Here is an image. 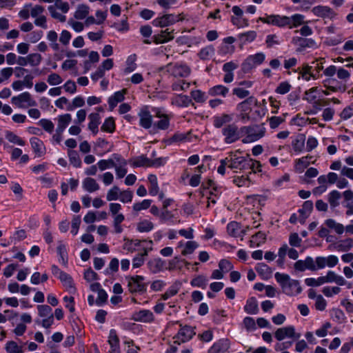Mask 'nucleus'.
<instances>
[{
	"label": "nucleus",
	"mask_w": 353,
	"mask_h": 353,
	"mask_svg": "<svg viewBox=\"0 0 353 353\" xmlns=\"http://www.w3.org/2000/svg\"><path fill=\"white\" fill-rule=\"evenodd\" d=\"M227 232L230 236L238 237L241 236L242 230L239 223L232 221L228 224Z\"/></svg>",
	"instance_id": "obj_42"
},
{
	"label": "nucleus",
	"mask_w": 353,
	"mask_h": 353,
	"mask_svg": "<svg viewBox=\"0 0 353 353\" xmlns=\"http://www.w3.org/2000/svg\"><path fill=\"white\" fill-rule=\"evenodd\" d=\"M41 56L38 53H32L28 55V64L31 66H37L41 62Z\"/></svg>",
	"instance_id": "obj_63"
},
{
	"label": "nucleus",
	"mask_w": 353,
	"mask_h": 353,
	"mask_svg": "<svg viewBox=\"0 0 353 353\" xmlns=\"http://www.w3.org/2000/svg\"><path fill=\"white\" fill-rule=\"evenodd\" d=\"M6 139L10 143L19 145H24L25 141L19 136L14 134L12 132H8L6 134Z\"/></svg>",
	"instance_id": "obj_58"
},
{
	"label": "nucleus",
	"mask_w": 353,
	"mask_h": 353,
	"mask_svg": "<svg viewBox=\"0 0 353 353\" xmlns=\"http://www.w3.org/2000/svg\"><path fill=\"white\" fill-rule=\"evenodd\" d=\"M229 92V89L224 85H217L208 90L209 95L212 97L222 96L225 97Z\"/></svg>",
	"instance_id": "obj_38"
},
{
	"label": "nucleus",
	"mask_w": 353,
	"mask_h": 353,
	"mask_svg": "<svg viewBox=\"0 0 353 353\" xmlns=\"http://www.w3.org/2000/svg\"><path fill=\"white\" fill-rule=\"evenodd\" d=\"M38 315L42 319L41 325L44 328H49L54 323V315L52 308L48 305H38L37 306Z\"/></svg>",
	"instance_id": "obj_4"
},
{
	"label": "nucleus",
	"mask_w": 353,
	"mask_h": 353,
	"mask_svg": "<svg viewBox=\"0 0 353 353\" xmlns=\"http://www.w3.org/2000/svg\"><path fill=\"white\" fill-rule=\"evenodd\" d=\"M190 83L185 80H176L171 85L173 91H185L190 88Z\"/></svg>",
	"instance_id": "obj_45"
},
{
	"label": "nucleus",
	"mask_w": 353,
	"mask_h": 353,
	"mask_svg": "<svg viewBox=\"0 0 353 353\" xmlns=\"http://www.w3.org/2000/svg\"><path fill=\"white\" fill-rule=\"evenodd\" d=\"M250 165L248 159L236 154L228 158V168L236 170H244Z\"/></svg>",
	"instance_id": "obj_10"
},
{
	"label": "nucleus",
	"mask_w": 353,
	"mask_h": 353,
	"mask_svg": "<svg viewBox=\"0 0 353 353\" xmlns=\"http://www.w3.org/2000/svg\"><path fill=\"white\" fill-rule=\"evenodd\" d=\"M229 348V340L228 339H221L213 344L208 350V353H226Z\"/></svg>",
	"instance_id": "obj_16"
},
{
	"label": "nucleus",
	"mask_w": 353,
	"mask_h": 353,
	"mask_svg": "<svg viewBox=\"0 0 353 353\" xmlns=\"http://www.w3.org/2000/svg\"><path fill=\"white\" fill-rule=\"evenodd\" d=\"M265 59V56L263 53H256L254 55H250L242 63V70L244 72H248L261 64Z\"/></svg>",
	"instance_id": "obj_8"
},
{
	"label": "nucleus",
	"mask_w": 353,
	"mask_h": 353,
	"mask_svg": "<svg viewBox=\"0 0 353 353\" xmlns=\"http://www.w3.org/2000/svg\"><path fill=\"white\" fill-rule=\"evenodd\" d=\"M237 110L239 111V119L243 123H247L250 120L252 119V117L250 115L251 113V101L245 100L240 103L237 105Z\"/></svg>",
	"instance_id": "obj_9"
},
{
	"label": "nucleus",
	"mask_w": 353,
	"mask_h": 353,
	"mask_svg": "<svg viewBox=\"0 0 353 353\" xmlns=\"http://www.w3.org/2000/svg\"><path fill=\"white\" fill-rule=\"evenodd\" d=\"M119 201L123 203H130L133 199V192L130 189L121 190Z\"/></svg>",
	"instance_id": "obj_56"
},
{
	"label": "nucleus",
	"mask_w": 353,
	"mask_h": 353,
	"mask_svg": "<svg viewBox=\"0 0 353 353\" xmlns=\"http://www.w3.org/2000/svg\"><path fill=\"white\" fill-rule=\"evenodd\" d=\"M164 261L160 259H154L148 261V266L152 273H157L161 271L164 266Z\"/></svg>",
	"instance_id": "obj_35"
},
{
	"label": "nucleus",
	"mask_w": 353,
	"mask_h": 353,
	"mask_svg": "<svg viewBox=\"0 0 353 353\" xmlns=\"http://www.w3.org/2000/svg\"><path fill=\"white\" fill-rule=\"evenodd\" d=\"M128 288L130 292H143L146 290L145 278L143 276H134L128 279Z\"/></svg>",
	"instance_id": "obj_7"
},
{
	"label": "nucleus",
	"mask_w": 353,
	"mask_h": 353,
	"mask_svg": "<svg viewBox=\"0 0 353 353\" xmlns=\"http://www.w3.org/2000/svg\"><path fill=\"white\" fill-rule=\"evenodd\" d=\"M126 89H123L114 93L108 98V105L110 110H112L119 102L124 100V96L126 94Z\"/></svg>",
	"instance_id": "obj_22"
},
{
	"label": "nucleus",
	"mask_w": 353,
	"mask_h": 353,
	"mask_svg": "<svg viewBox=\"0 0 353 353\" xmlns=\"http://www.w3.org/2000/svg\"><path fill=\"white\" fill-rule=\"evenodd\" d=\"M184 19L185 16L183 13L179 14H166L154 19L152 21V24L156 27L164 28L182 21Z\"/></svg>",
	"instance_id": "obj_2"
},
{
	"label": "nucleus",
	"mask_w": 353,
	"mask_h": 353,
	"mask_svg": "<svg viewBox=\"0 0 353 353\" xmlns=\"http://www.w3.org/2000/svg\"><path fill=\"white\" fill-rule=\"evenodd\" d=\"M305 283L307 286L318 287L325 283L324 276H320L317 279L307 278L305 279Z\"/></svg>",
	"instance_id": "obj_59"
},
{
	"label": "nucleus",
	"mask_w": 353,
	"mask_h": 353,
	"mask_svg": "<svg viewBox=\"0 0 353 353\" xmlns=\"http://www.w3.org/2000/svg\"><path fill=\"white\" fill-rule=\"evenodd\" d=\"M5 349L8 353H23L22 346L18 345L17 343L13 341L7 342Z\"/></svg>",
	"instance_id": "obj_50"
},
{
	"label": "nucleus",
	"mask_w": 353,
	"mask_h": 353,
	"mask_svg": "<svg viewBox=\"0 0 353 353\" xmlns=\"http://www.w3.org/2000/svg\"><path fill=\"white\" fill-rule=\"evenodd\" d=\"M181 284L177 281L173 283L167 291L161 295V298L163 300H168L170 297L176 295L181 288Z\"/></svg>",
	"instance_id": "obj_40"
},
{
	"label": "nucleus",
	"mask_w": 353,
	"mask_h": 353,
	"mask_svg": "<svg viewBox=\"0 0 353 353\" xmlns=\"http://www.w3.org/2000/svg\"><path fill=\"white\" fill-rule=\"evenodd\" d=\"M222 132L225 137V141L227 143H232L239 138L238 128L234 125H228L225 126L223 129Z\"/></svg>",
	"instance_id": "obj_15"
},
{
	"label": "nucleus",
	"mask_w": 353,
	"mask_h": 353,
	"mask_svg": "<svg viewBox=\"0 0 353 353\" xmlns=\"http://www.w3.org/2000/svg\"><path fill=\"white\" fill-rule=\"evenodd\" d=\"M232 119V117L228 114H223L219 117H216L214 119V125L216 128H219L222 127L225 123L230 122Z\"/></svg>",
	"instance_id": "obj_53"
},
{
	"label": "nucleus",
	"mask_w": 353,
	"mask_h": 353,
	"mask_svg": "<svg viewBox=\"0 0 353 353\" xmlns=\"http://www.w3.org/2000/svg\"><path fill=\"white\" fill-rule=\"evenodd\" d=\"M148 179L150 183L149 192L152 196H156L159 191L157 177L154 174H149Z\"/></svg>",
	"instance_id": "obj_41"
},
{
	"label": "nucleus",
	"mask_w": 353,
	"mask_h": 353,
	"mask_svg": "<svg viewBox=\"0 0 353 353\" xmlns=\"http://www.w3.org/2000/svg\"><path fill=\"white\" fill-rule=\"evenodd\" d=\"M174 30L167 28L161 30L159 34H154L152 37L153 42L156 44L165 43L172 41L174 38Z\"/></svg>",
	"instance_id": "obj_14"
},
{
	"label": "nucleus",
	"mask_w": 353,
	"mask_h": 353,
	"mask_svg": "<svg viewBox=\"0 0 353 353\" xmlns=\"http://www.w3.org/2000/svg\"><path fill=\"white\" fill-rule=\"evenodd\" d=\"M12 103L19 108L32 107L37 105L31 94L28 92H24L17 96H14L11 99Z\"/></svg>",
	"instance_id": "obj_6"
},
{
	"label": "nucleus",
	"mask_w": 353,
	"mask_h": 353,
	"mask_svg": "<svg viewBox=\"0 0 353 353\" xmlns=\"http://www.w3.org/2000/svg\"><path fill=\"white\" fill-rule=\"evenodd\" d=\"M199 246V243L194 241H188L186 242L181 241L178 243L177 248H181V254L183 256H187L192 254Z\"/></svg>",
	"instance_id": "obj_17"
},
{
	"label": "nucleus",
	"mask_w": 353,
	"mask_h": 353,
	"mask_svg": "<svg viewBox=\"0 0 353 353\" xmlns=\"http://www.w3.org/2000/svg\"><path fill=\"white\" fill-rule=\"evenodd\" d=\"M256 37V32L253 30L241 33L237 36L239 41V48H243V46L248 43L252 42Z\"/></svg>",
	"instance_id": "obj_21"
},
{
	"label": "nucleus",
	"mask_w": 353,
	"mask_h": 353,
	"mask_svg": "<svg viewBox=\"0 0 353 353\" xmlns=\"http://www.w3.org/2000/svg\"><path fill=\"white\" fill-rule=\"evenodd\" d=\"M300 336L301 334L295 332V330L293 326L279 328L275 332V337L279 341H281L285 337L298 339Z\"/></svg>",
	"instance_id": "obj_11"
},
{
	"label": "nucleus",
	"mask_w": 353,
	"mask_h": 353,
	"mask_svg": "<svg viewBox=\"0 0 353 353\" xmlns=\"http://www.w3.org/2000/svg\"><path fill=\"white\" fill-rule=\"evenodd\" d=\"M156 117L159 118L160 120L154 124L158 129L160 130H165L168 128L170 125V120L167 115L161 114L158 112L156 114Z\"/></svg>",
	"instance_id": "obj_44"
},
{
	"label": "nucleus",
	"mask_w": 353,
	"mask_h": 353,
	"mask_svg": "<svg viewBox=\"0 0 353 353\" xmlns=\"http://www.w3.org/2000/svg\"><path fill=\"white\" fill-rule=\"evenodd\" d=\"M82 188L88 192H94L99 190V185L97 181L90 177H87L82 182Z\"/></svg>",
	"instance_id": "obj_30"
},
{
	"label": "nucleus",
	"mask_w": 353,
	"mask_h": 353,
	"mask_svg": "<svg viewBox=\"0 0 353 353\" xmlns=\"http://www.w3.org/2000/svg\"><path fill=\"white\" fill-rule=\"evenodd\" d=\"M72 121V116L70 114H64L58 116L57 129L59 131H63Z\"/></svg>",
	"instance_id": "obj_33"
},
{
	"label": "nucleus",
	"mask_w": 353,
	"mask_h": 353,
	"mask_svg": "<svg viewBox=\"0 0 353 353\" xmlns=\"http://www.w3.org/2000/svg\"><path fill=\"white\" fill-rule=\"evenodd\" d=\"M341 194L337 190H332L328 195V201L332 208H336L339 205Z\"/></svg>",
	"instance_id": "obj_54"
},
{
	"label": "nucleus",
	"mask_w": 353,
	"mask_h": 353,
	"mask_svg": "<svg viewBox=\"0 0 353 353\" xmlns=\"http://www.w3.org/2000/svg\"><path fill=\"white\" fill-rule=\"evenodd\" d=\"M294 269L298 271H305L306 269L314 271L316 267L312 257L307 256L305 260H299L294 265Z\"/></svg>",
	"instance_id": "obj_18"
},
{
	"label": "nucleus",
	"mask_w": 353,
	"mask_h": 353,
	"mask_svg": "<svg viewBox=\"0 0 353 353\" xmlns=\"http://www.w3.org/2000/svg\"><path fill=\"white\" fill-rule=\"evenodd\" d=\"M47 40L50 42V46L54 51H59V44L57 42L58 34L54 30H50L46 35Z\"/></svg>",
	"instance_id": "obj_39"
},
{
	"label": "nucleus",
	"mask_w": 353,
	"mask_h": 353,
	"mask_svg": "<svg viewBox=\"0 0 353 353\" xmlns=\"http://www.w3.org/2000/svg\"><path fill=\"white\" fill-rule=\"evenodd\" d=\"M117 163H114V167L116 171L117 176L119 179L123 178L128 172L126 165L127 161L119 157L116 158Z\"/></svg>",
	"instance_id": "obj_27"
},
{
	"label": "nucleus",
	"mask_w": 353,
	"mask_h": 353,
	"mask_svg": "<svg viewBox=\"0 0 353 353\" xmlns=\"http://www.w3.org/2000/svg\"><path fill=\"white\" fill-rule=\"evenodd\" d=\"M191 97L196 103H203L207 99L205 93L200 90H192Z\"/></svg>",
	"instance_id": "obj_61"
},
{
	"label": "nucleus",
	"mask_w": 353,
	"mask_h": 353,
	"mask_svg": "<svg viewBox=\"0 0 353 353\" xmlns=\"http://www.w3.org/2000/svg\"><path fill=\"white\" fill-rule=\"evenodd\" d=\"M101 130L107 132L112 133L115 129L114 120L112 117L107 118L101 128Z\"/></svg>",
	"instance_id": "obj_55"
},
{
	"label": "nucleus",
	"mask_w": 353,
	"mask_h": 353,
	"mask_svg": "<svg viewBox=\"0 0 353 353\" xmlns=\"http://www.w3.org/2000/svg\"><path fill=\"white\" fill-rule=\"evenodd\" d=\"M47 82L50 85H58L63 82L61 77L57 73H51L48 76Z\"/></svg>",
	"instance_id": "obj_64"
},
{
	"label": "nucleus",
	"mask_w": 353,
	"mask_h": 353,
	"mask_svg": "<svg viewBox=\"0 0 353 353\" xmlns=\"http://www.w3.org/2000/svg\"><path fill=\"white\" fill-rule=\"evenodd\" d=\"M132 319L145 323H150L154 321V315L149 310H141L132 314Z\"/></svg>",
	"instance_id": "obj_12"
},
{
	"label": "nucleus",
	"mask_w": 353,
	"mask_h": 353,
	"mask_svg": "<svg viewBox=\"0 0 353 353\" xmlns=\"http://www.w3.org/2000/svg\"><path fill=\"white\" fill-rule=\"evenodd\" d=\"M68 155L69 157L70 163L75 168L81 167V160L77 152L75 150H70L68 152Z\"/></svg>",
	"instance_id": "obj_48"
},
{
	"label": "nucleus",
	"mask_w": 353,
	"mask_h": 353,
	"mask_svg": "<svg viewBox=\"0 0 353 353\" xmlns=\"http://www.w3.org/2000/svg\"><path fill=\"white\" fill-rule=\"evenodd\" d=\"M88 119L90 120L88 129L94 135H96L99 131L98 128L101 122V117L98 113H91L89 114Z\"/></svg>",
	"instance_id": "obj_28"
},
{
	"label": "nucleus",
	"mask_w": 353,
	"mask_h": 353,
	"mask_svg": "<svg viewBox=\"0 0 353 353\" xmlns=\"http://www.w3.org/2000/svg\"><path fill=\"white\" fill-rule=\"evenodd\" d=\"M276 281L281 285L283 292L287 295L294 296L302 291V288L300 285L298 280L292 279L287 274H281L276 272L274 274Z\"/></svg>",
	"instance_id": "obj_1"
},
{
	"label": "nucleus",
	"mask_w": 353,
	"mask_h": 353,
	"mask_svg": "<svg viewBox=\"0 0 353 353\" xmlns=\"http://www.w3.org/2000/svg\"><path fill=\"white\" fill-rule=\"evenodd\" d=\"M141 241L140 240H128L123 245V249L128 252H133L136 250V248L141 246Z\"/></svg>",
	"instance_id": "obj_60"
},
{
	"label": "nucleus",
	"mask_w": 353,
	"mask_h": 353,
	"mask_svg": "<svg viewBox=\"0 0 353 353\" xmlns=\"http://www.w3.org/2000/svg\"><path fill=\"white\" fill-rule=\"evenodd\" d=\"M312 12L316 16L323 18H332L334 13L332 10L327 6H318L312 8Z\"/></svg>",
	"instance_id": "obj_25"
},
{
	"label": "nucleus",
	"mask_w": 353,
	"mask_h": 353,
	"mask_svg": "<svg viewBox=\"0 0 353 353\" xmlns=\"http://www.w3.org/2000/svg\"><path fill=\"white\" fill-rule=\"evenodd\" d=\"M90 12V7L85 4H80L77 6L74 17L77 19H85Z\"/></svg>",
	"instance_id": "obj_43"
},
{
	"label": "nucleus",
	"mask_w": 353,
	"mask_h": 353,
	"mask_svg": "<svg viewBox=\"0 0 353 353\" xmlns=\"http://www.w3.org/2000/svg\"><path fill=\"white\" fill-rule=\"evenodd\" d=\"M85 104L83 98L81 96H77L72 99V104H69L66 109L68 111H72L77 108H81Z\"/></svg>",
	"instance_id": "obj_57"
},
{
	"label": "nucleus",
	"mask_w": 353,
	"mask_h": 353,
	"mask_svg": "<svg viewBox=\"0 0 353 353\" xmlns=\"http://www.w3.org/2000/svg\"><path fill=\"white\" fill-rule=\"evenodd\" d=\"M122 209V206L119 203H110L109 210L114 219H125L124 215L120 212Z\"/></svg>",
	"instance_id": "obj_37"
},
{
	"label": "nucleus",
	"mask_w": 353,
	"mask_h": 353,
	"mask_svg": "<svg viewBox=\"0 0 353 353\" xmlns=\"http://www.w3.org/2000/svg\"><path fill=\"white\" fill-rule=\"evenodd\" d=\"M192 103L191 99L183 94H176L171 99V103L177 107H188Z\"/></svg>",
	"instance_id": "obj_24"
},
{
	"label": "nucleus",
	"mask_w": 353,
	"mask_h": 353,
	"mask_svg": "<svg viewBox=\"0 0 353 353\" xmlns=\"http://www.w3.org/2000/svg\"><path fill=\"white\" fill-rule=\"evenodd\" d=\"M266 23L272 24L279 27H283L291 24V20L288 17L279 15L266 16Z\"/></svg>",
	"instance_id": "obj_19"
},
{
	"label": "nucleus",
	"mask_w": 353,
	"mask_h": 353,
	"mask_svg": "<svg viewBox=\"0 0 353 353\" xmlns=\"http://www.w3.org/2000/svg\"><path fill=\"white\" fill-rule=\"evenodd\" d=\"M120 188L117 186L114 185L110 189H109L106 194V200L108 201H113L119 200V196H120Z\"/></svg>",
	"instance_id": "obj_46"
},
{
	"label": "nucleus",
	"mask_w": 353,
	"mask_h": 353,
	"mask_svg": "<svg viewBox=\"0 0 353 353\" xmlns=\"http://www.w3.org/2000/svg\"><path fill=\"white\" fill-rule=\"evenodd\" d=\"M325 281L326 283H335L339 285H344L346 281L341 276L337 275L333 271H328L326 276H324Z\"/></svg>",
	"instance_id": "obj_31"
},
{
	"label": "nucleus",
	"mask_w": 353,
	"mask_h": 353,
	"mask_svg": "<svg viewBox=\"0 0 353 353\" xmlns=\"http://www.w3.org/2000/svg\"><path fill=\"white\" fill-rule=\"evenodd\" d=\"M241 131L242 133L247 134L243 140L244 143L253 142L263 137L262 132L256 133V130L253 128L244 127L241 128Z\"/></svg>",
	"instance_id": "obj_20"
},
{
	"label": "nucleus",
	"mask_w": 353,
	"mask_h": 353,
	"mask_svg": "<svg viewBox=\"0 0 353 353\" xmlns=\"http://www.w3.org/2000/svg\"><path fill=\"white\" fill-rule=\"evenodd\" d=\"M244 311L250 314H256L259 312L258 301L255 297L249 298L244 306Z\"/></svg>",
	"instance_id": "obj_32"
},
{
	"label": "nucleus",
	"mask_w": 353,
	"mask_h": 353,
	"mask_svg": "<svg viewBox=\"0 0 353 353\" xmlns=\"http://www.w3.org/2000/svg\"><path fill=\"white\" fill-rule=\"evenodd\" d=\"M138 116L139 117V125L142 128L144 129H149L152 126V116L148 107L141 108L138 113Z\"/></svg>",
	"instance_id": "obj_13"
},
{
	"label": "nucleus",
	"mask_w": 353,
	"mask_h": 353,
	"mask_svg": "<svg viewBox=\"0 0 353 353\" xmlns=\"http://www.w3.org/2000/svg\"><path fill=\"white\" fill-rule=\"evenodd\" d=\"M167 72L174 78H186L191 73L190 68L183 63H170L166 66Z\"/></svg>",
	"instance_id": "obj_3"
},
{
	"label": "nucleus",
	"mask_w": 353,
	"mask_h": 353,
	"mask_svg": "<svg viewBox=\"0 0 353 353\" xmlns=\"http://www.w3.org/2000/svg\"><path fill=\"white\" fill-rule=\"evenodd\" d=\"M58 278L69 292L74 293L75 292L73 280L69 274L63 272H60V275H59Z\"/></svg>",
	"instance_id": "obj_26"
},
{
	"label": "nucleus",
	"mask_w": 353,
	"mask_h": 353,
	"mask_svg": "<svg viewBox=\"0 0 353 353\" xmlns=\"http://www.w3.org/2000/svg\"><path fill=\"white\" fill-rule=\"evenodd\" d=\"M167 141L169 145L180 144L181 143L190 142L191 141L190 133H175Z\"/></svg>",
	"instance_id": "obj_23"
},
{
	"label": "nucleus",
	"mask_w": 353,
	"mask_h": 353,
	"mask_svg": "<svg viewBox=\"0 0 353 353\" xmlns=\"http://www.w3.org/2000/svg\"><path fill=\"white\" fill-rule=\"evenodd\" d=\"M31 147L37 157H41L45 154L46 148L43 143L37 137H32L30 140Z\"/></svg>",
	"instance_id": "obj_29"
},
{
	"label": "nucleus",
	"mask_w": 353,
	"mask_h": 353,
	"mask_svg": "<svg viewBox=\"0 0 353 353\" xmlns=\"http://www.w3.org/2000/svg\"><path fill=\"white\" fill-rule=\"evenodd\" d=\"M308 157H302L296 161L295 165L296 170L301 173L309 165L310 163L307 161Z\"/></svg>",
	"instance_id": "obj_62"
},
{
	"label": "nucleus",
	"mask_w": 353,
	"mask_h": 353,
	"mask_svg": "<svg viewBox=\"0 0 353 353\" xmlns=\"http://www.w3.org/2000/svg\"><path fill=\"white\" fill-rule=\"evenodd\" d=\"M324 224L330 230L334 231L338 234H342L345 230L343 224L336 222L334 219H329L325 221Z\"/></svg>",
	"instance_id": "obj_34"
},
{
	"label": "nucleus",
	"mask_w": 353,
	"mask_h": 353,
	"mask_svg": "<svg viewBox=\"0 0 353 353\" xmlns=\"http://www.w3.org/2000/svg\"><path fill=\"white\" fill-rule=\"evenodd\" d=\"M208 283L207 278L203 275H199L194 277L190 282L193 287L205 288Z\"/></svg>",
	"instance_id": "obj_52"
},
{
	"label": "nucleus",
	"mask_w": 353,
	"mask_h": 353,
	"mask_svg": "<svg viewBox=\"0 0 353 353\" xmlns=\"http://www.w3.org/2000/svg\"><path fill=\"white\" fill-rule=\"evenodd\" d=\"M215 52L214 48L212 46H208L203 48L199 52L200 59L203 60L210 59Z\"/></svg>",
	"instance_id": "obj_47"
},
{
	"label": "nucleus",
	"mask_w": 353,
	"mask_h": 353,
	"mask_svg": "<svg viewBox=\"0 0 353 353\" xmlns=\"http://www.w3.org/2000/svg\"><path fill=\"white\" fill-rule=\"evenodd\" d=\"M154 228V224L149 220H143L138 223L137 229L140 232H148Z\"/></svg>",
	"instance_id": "obj_51"
},
{
	"label": "nucleus",
	"mask_w": 353,
	"mask_h": 353,
	"mask_svg": "<svg viewBox=\"0 0 353 353\" xmlns=\"http://www.w3.org/2000/svg\"><path fill=\"white\" fill-rule=\"evenodd\" d=\"M196 332L193 327L189 325H180L177 334L173 337L174 343L180 345L189 341L194 335Z\"/></svg>",
	"instance_id": "obj_5"
},
{
	"label": "nucleus",
	"mask_w": 353,
	"mask_h": 353,
	"mask_svg": "<svg viewBox=\"0 0 353 353\" xmlns=\"http://www.w3.org/2000/svg\"><path fill=\"white\" fill-rule=\"evenodd\" d=\"M130 164L134 168L150 167V159L144 155H141L132 159Z\"/></svg>",
	"instance_id": "obj_36"
},
{
	"label": "nucleus",
	"mask_w": 353,
	"mask_h": 353,
	"mask_svg": "<svg viewBox=\"0 0 353 353\" xmlns=\"http://www.w3.org/2000/svg\"><path fill=\"white\" fill-rule=\"evenodd\" d=\"M265 242V234L263 232H258L253 235L250 241V246L252 248L259 247Z\"/></svg>",
	"instance_id": "obj_49"
}]
</instances>
